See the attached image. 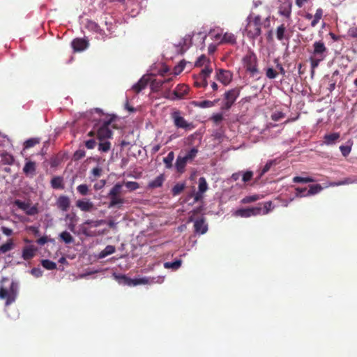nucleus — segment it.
I'll use <instances>...</instances> for the list:
<instances>
[{
  "label": "nucleus",
  "instance_id": "4d7b16f0",
  "mask_svg": "<svg viewBox=\"0 0 357 357\" xmlns=\"http://www.w3.org/2000/svg\"><path fill=\"white\" fill-rule=\"evenodd\" d=\"M195 84L197 87H206L208 85V82L206 79L202 78V77L199 76L195 82Z\"/></svg>",
  "mask_w": 357,
  "mask_h": 357
},
{
  "label": "nucleus",
  "instance_id": "f704fd0d",
  "mask_svg": "<svg viewBox=\"0 0 357 357\" xmlns=\"http://www.w3.org/2000/svg\"><path fill=\"white\" fill-rule=\"evenodd\" d=\"M59 238L62 241H63L66 244L72 243L74 241V238L69 232L66 231L61 232L59 234Z\"/></svg>",
  "mask_w": 357,
  "mask_h": 357
},
{
  "label": "nucleus",
  "instance_id": "20e7f679",
  "mask_svg": "<svg viewBox=\"0 0 357 357\" xmlns=\"http://www.w3.org/2000/svg\"><path fill=\"white\" fill-rule=\"evenodd\" d=\"M17 290V284L14 282H11L8 289L3 287H0V299L6 300V306H8L15 301Z\"/></svg>",
  "mask_w": 357,
  "mask_h": 357
},
{
  "label": "nucleus",
  "instance_id": "9d476101",
  "mask_svg": "<svg viewBox=\"0 0 357 357\" xmlns=\"http://www.w3.org/2000/svg\"><path fill=\"white\" fill-rule=\"evenodd\" d=\"M291 0L280 1V5L278 6V13L280 15L287 18V20H291Z\"/></svg>",
  "mask_w": 357,
  "mask_h": 357
},
{
  "label": "nucleus",
  "instance_id": "dca6fc26",
  "mask_svg": "<svg viewBox=\"0 0 357 357\" xmlns=\"http://www.w3.org/2000/svg\"><path fill=\"white\" fill-rule=\"evenodd\" d=\"M164 281L163 276L135 278V286L138 284H161Z\"/></svg>",
  "mask_w": 357,
  "mask_h": 357
},
{
  "label": "nucleus",
  "instance_id": "ea45409f",
  "mask_svg": "<svg viewBox=\"0 0 357 357\" xmlns=\"http://www.w3.org/2000/svg\"><path fill=\"white\" fill-rule=\"evenodd\" d=\"M41 264L47 270L51 271L56 268V263L49 259H43Z\"/></svg>",
  "mask_w": 357,
  "mask_h": 357
},
{
  "label": "nucleus",
  "instance_id": "72a5a7b5",
  "mask_svg": "<svg viewBox=\"0 0 357 357\" xmlns=\"http://www.w3.org/2000/svg\"><path fill=\"white\" fill-rule=\"evenodd\" d=\"M182 264V261L181 259H176L174 261H168L164 264V267L165 268H171L172 270L178 269Z\"/></svg>",
  "mask_w": 357,
  "mask_h": 357
},
{
  "label": "nucleus",
  "instance_id": "6e6d98bb",
  "mask_svg": "<svg viewBox=\"0 0 357 357\" xmlns=\"http://www.w3.org/2000/svg\"><path fill=\"white\" fill-rule=\"evenodd\" d=\"M86 155V152L83 149H79L76 151L73 156V160L75 161L79 160L82 158H83Z\"/></svg>",
  "mask_w": 357,
  "mask_h": 357
},
{
  "label": "nucleus",
  "instance_id": "bb28decb",
  "mask_svg": "<svg viewBox=\"0 0 357 357\" xmlns=\"http://www.w3.org/2000/svg\"><path fill=\"white\" fill-rule=\"evenodd\" d=\"M114 278L116 281L123 285L132 286L134 285V279L127 277L125 275L114 274Z\"/></svg>",
  "mask_w": 357,
  "mask_h": 357
},
{
  "label": "nucleus",
  "instance_id": "393cba45",
  "mask_svg": "<svg viewBox=\"0 0 357 357\" xmlns=\"http://www.w3.org/2000/svg\"><path fill=\"white\" fill-rule=\"evenodd\" d=\"M36 250L33 245L26 246L22 250V257L26 261L30 260L36 255Z\"/></svg>",
  "mask_w": 357,
  "mask_h": 357
},
{
  "label": "nucleus",
  "instance_id": "c9c22d12",
  "mask_svg": "<svg viewBox=\"0 0 357 357\" xmlns=\"http://www.w3.org/2000/svg\"><path fill=\"white\" fill-rule=\"evenodd\" d=\"M123 183H117L115 184L113 188L110 190L109 195L112 196H119L120 197L122 192Z\"/></svg>",
  "mask_w": 357,
  "mask_h": 357
},
{
  "label": "nucleus",
  "instance_id": "0eeeda50",
  "mask_svg": "<svg viewBox=\"0 0 357 357\" xmlns=\"http://www.w3.org/2000/svg\"><path fill=\"white\" fill-rule=\"evenodd\" d=\"M240 92L241 89L237 87L226 91L224 94L225 101L222 109L226 110L229 109L239 96Z\"/></svg>",
  "mask_w": 357,
  "mask_h": 357
},
{
  "label": "nucleus",
  "instance_id": "c756f323",
  "mask_svg": "<svg viewBox=\"0 0 357 357\" xmlns=\"http://www.w3.org/2000/svg\"><path fill=\"white\" fill-rule=\"evenodd\" d=\"M0 156H1V162L3 165H11L13 164V162L15 161L13 155L6 151L2 152L0 154Z\"/></svg>",
  "mask_w": 357,
  "mask_h": 357
},
{
  "label": "nucleus",
  "instance_id": "0e129e2a",
  "mask_svg": "<svg viewBox=\"0 0 357 357\" xmlns=\"http://www.w3.org/2000/svg\"><path fill=\"white\" fill-rule=\"evenodd\" d=\"M103 223V220H86L83 224L86 225H91L93 227H97L101 225Z\"/></svg>",
  "mask_w": 357,
  "mask_h": 357
},
{
  "label": "nucleus",
  "instance_id": "7ed1b4c3",
  "mask_svg": "<svg viewBox=\"0 0 357 357\" xmlns=\"http://www.w3.org/2000/svg\"><path fill=\"white\" fill-rule=\"evenodd\" d=\"M243 66L246 71L251 77H255L259 73L258 60L253 51H249L243 58Z\"/></svg>",
  "mask_w": 357,
  "mask_h": 357
},
{
  "label": "nucleus",
  "instance_id": "c85d7f7f",
  "mask_svg": "<svg viewBox=\"0 0 357 357\" xmlns=\"http://www.w3.org/2000/svg\"><path fill=\"white\" fill-rule=\"evenodd\" d=\"M86 26L89 30L95 31L101 36L105 35V31L100 27V26L96 22L93 21L89 20L86 22Z\"/></svg>",
  "mask_w": 357,
  "mask_h": 357
},
{
  "label": "nucleus",
  "instance_id": "4c0bfd02",
  "mask_svg": "<svg viewBox=\"0 0 357 357\" xmlns=\"http://www.w3.org/2000/svg\"><path fill=\"white\" fill-rule=\"evenodd\" d=\"M174 159V153L173 151H170L167 155L163 158V162L165 165V167L168 169L172 167V162Z\"/></svg>",
  "mask_w": 357,
  "mask_h": 357
},
{
  "label": "nucleus",
  "instance_id": "49530a36",
  "mask_svg": "<svg viewBox=\"0 0 357 357\" xmlns=\"http://www.w3.org/2000/svg\"><path fill=\"white\" fill-rule=\"evenodd\" d=\"M324 59H321L319 58H317L312 56H310V66L312 68V71L314 70L315 68L318 67L320 62L324 61Z\"/></svg>",
  "mask_w": 357,
  "mask_h": 357
},
{
  "label": "nucleus",
  "instance_id": "3c124183",
  "mask_svg": "<svg viewBox=\"0 0 357 357\" xmlns=\"http://www.w3.org/2000/svg\"><path fill=\"white\" fill-rule=\"evenodd\" d=\"M196 105L201 108L212 107L215 105V101L204 100L197 102Z\"/></svg>",
  "mask_w": 357,
  "mask_h": 357
},
{
  "label": "nucleus",
  "instance_id": "4be33fe9",
  "mask_svg": "<svg viewBox=\"0 0 357 357\" xmlns=\"http://www.w3.org/2000/svg\"><path fill=\"white\" fill-rule=\"evenodd\" d=\"M56 206L62 211H67L70 206V200L68 197L66 195H61L56 200Z\"/></svg>",
  "mask_w": 357,
  "mask_h": 357
},
{
  "label": "nucleus",
  "instance_id": "37998d69",
  "mask_svg": "<svg viewBox=\"0 0 357 357\" xmlns=\"http://www.w3.org/2000/svg\"><path fill=\"white\" fill-rule=\"evenodd\" d=\"M164 182V178L162 175L157 176L154 180L149 183L151 188H158L160 187Z\"/></svg>",
  "mask_w": 357,
  "mask_h": 357
},
{
  "label": "nucleus",
  "instance_id": "2f4dec72",
  "mask_svg": "<svg viewBox=\"0 0 357 357\" xmlns=\"http://www.w3.org/2000/svg\"><path fill=\"white\" fill-rule=\"evenodd\" d=\"M108 197L110 199V202L108 205V208H114L117 205L122 204L123 203V199L119 196H112L108 194Z\"/></svg>",
  "mask_w": 357,
  "mask_h": 357
},
{
  "label": "nucleus",
  "instance_id": "864d4df0",
  "mask_svg": "<svg viewBox=\"0 0 357 357\" xmlns=\"http://www.w3.org/2000/svg\"><path fill=\"white\" fill-rule=\"evenodd\" d=\"M293 181L294 183H310L314 181L313 178L311 177H301V176H295L293 178Z\"/></svg>",
  "mask_w": 357,
  "mask_h": 357
},
{
  "label": "nucleus",
  "instance_id": "b1692460",
  "mask_svg": "<svg viewBox=\"0 0 357 357\" xmlns=\"http://www.w3.org/2000/svg\"><path fill=\"white\" fill-rule=\"evenodd\" d=\"M36 164L35 162L28 160L23 167V172L27 176H33L36 174Z\"/></svg>",
  "mask_w": 357,
  "mask_h": 357
},
{
  "label": "nucleus",
  "instance_id": "603ef678",
  "mask_svg": "<svg viewBox=\"0 0 357 357\" xmlns=\"http://www.w3.org/2000/svg\"><path fill=\"white\" fill-rule=\"evenodd\" d=\"M209 63L208 59L205 55H201L195 62V66L200 67Z\"/></svg>",
  "mask_w": 357,
  "mask_h": 357
},
{
  "label": "nucleus",
  "instance_id": "f257e3e1",
  "mask_svg": "<svg viewBox=\"0 0 357 357\" xmlns=\"http://www.w3.org/2000/svg\"><path fill=\"white\" fill-rule=\"evenodd\" d=\"M247 24L245 29L243 30V33L247 36L250 39H255L261 33V17L256 15L254 17L250 15L247 17Z\"/></svg>",
  "mask_w": 357,
  "mask_h": 357
},
{
  "label": "nucleus",
  "instance_id": "1a4fd4ad",
  "mask_svg": "<svg viewBox=\"0 0 357 357\" xmlns=\"http://www.w3.org/2000/svg\"><path fill=\"white\" fill-rule=\"evenodd\" d=\"M313 50L311 52L312 56L319 58L321 59H325L326 57L328 50L322 40L315 41L313 43Z\"/></svg>",
  "mask_w": 357,
  "mask_h": 357
},
{
  "label": "nucleus",
  "instance_id": "aec40b11",
  "mask_svg": "<svg viewBox=\"0 0 357 357\" xmlns=\"http://www.w3.org/2000/svg\"><path fill=\"white\" fill-rule=\"evenodd\" d=\"M71 44L75 52L84 51L89 47V41L84 38H75Z\"/></svg>",
  "mask_w": 357,
  "mask_h": 357
},
{
  "label": "nucleus",
  "instance_id": "f3484780",
  "mask_svg": "<svg viewBox=\"0 0 357 357\" xmlns=\"http://www.w3.org/2000/svg\"><path fill=\"white\" fill-rule=\"evenodd\" d=\"M340 132H335L327 133L323 137L322 144L326 146H334L340 142Z\"/></svg>",
  "mask_w": 357,
  "mask_h": 357
},
{
  "label": "nucleus",
  "instance_id": "423d86ee",
  "mask_svg": "<svg viewBox=\"0 0 357 357\" xmlns=\"http://www.w3.org/2000/svg\"><path fill=\"white\" fill-rule=\"evenodd\" d=\"M206 38V34L203 32H198L196 33L187 34L183 38V46L185 49H188L192 43V40L195 42H199L197 45L201 49L204 47V42Z\"/></svg>",
  "mask_w": 357,
  "mask_h": 357
},
{
  "label": "nucleus",
  "instance_id": "79ce46f5",
  "mask_svg": "<svg viewBox=\"0 0 357 357\" xmlns=\"http://www.w3.org/2000/svg\"><path fill=\"white\" fill-rule=\"evenodd\" d=\"M115 252V248L113 245H107L99 255L100 258H104Z\"/></svg>",
  "mask_w": 357,
  "mask_h": 357
},
{
  "label": "nucleus",
  "instance_id": "13d9d810",
  "mask_svg": "<svg viewBox=\"0 0 357 357\" xmlns=\"http://www.w3.org/2000/svg\"><path fill=\"white\" fill-rule=\"evenodd\" d=\"M259 199V196L257 195L247 196L242 199L241 202L243 204H248L251 202H254Z\"/></svg>",
  "mask_w": 357,
  "mask_h": 357
},
{
  "label": "nucleus",
  "instance_id": "a19ab883",
  "mask_svg": "<svg viewBox=\"0 0 357 357\" xmlns=\"http://www.w3.org/2000/svg\"><path fill=\"white\" fill-rule=\"evenodd\" d=\"M102 172V169L101 167H100L98 166L94 167L91 171V174L92 175L91 176H90L91 181H94L95 180H96L98 178H99L101 176Z\"/></svg>",
  "mask_w": 357,
  "mask_h": 357
},
{
  "label": "nucleus",
  "instance_id": "bf43d9fd",
  "mask_svg": "<svg viewBox=\"0 0 357 357\" xmlns=\"http://www.w3.org/2000/svg\"><path fill=\"white\" fill-rule=\"evenodd\" d=\"M78 192L82 195H86L89 192V187L86 184H81L77 187Z\"/></svg>",
  "mask_w": 357,
  "mask_h": 357
},
{
  "label": "nucleus",
  "instance_id": "09e8293b",
  "mask_svg": "<svg viewBox=\"0 0 357 357\" xmlns=\"http://www.w3.org/2000/svg\"><path fill=\"white\" fill-rule=\"evenodd\" d=\"M185 185L183 183H176L172 189L173 195H179L184 189Z\"/></svg>",
  "mask_w": 357,
  "mask_h": 357
},
{
  "label": "nucleus",
  "instance_id": "9b49d317",
  "mask_svg": "<svg viewBox=\"0 0 357 357\" xmlns=\"http://www.w3.org/2000/svg\"><path fill=\"white\" fill-rule=\"evenodd\" d=\"M172 119L176 127L190 130L194 128L192 123H188L178 112H174L172 114Z\"/></svg>",
  "mask_w": 357,
  "mask_h": 357
},
{
  "label": "nucleus",
  "instance_id": "338daca9",
  "mask_svg": "<svg viewBox=\"0 0 357 357\" xmlns=\"http://www.w3.org/2000/svg\"><path fill=\"white\" fill-rule=\"evenodd\" d=\"M284 117V114L282 112L277 111L272 114L271 119L275 121H278Z\"/></svg>",
  "mask_w": 357,
  "mask_h": 357
},
{
  "label": "nucleus",
  "instance_id": "de8ad7c7",
  "mask_svg": "<svg viewBox=\"0 0 357 357\" xmlns=\"http://www.w3.org/2000/svg\"><path fill=\"white\" fill-rule=\"evenodd\" d=\"M340 150L343 156H347L351 153V144H349V142H348V144L346 145H341L340 146Z\"/></svg>",
  "mask_w": 357,
  "mask_h": 357
},
{
  "label": "nucleus",
  "instance_id": "e2e57ef3",
  "mask_svg": "<svg viewBox=\"0 0 357 357\" xmlns=\"http://www.w3.org/2000/svg\"><path fill=\"white\" fill-rule=\"evenodd\" d=\"M212 73V68L206 66L204 69L202 70L201 74L199 76L202 77V78L207 79L209 77L210 74Z\"/></svg>",
  "mask_w": 357,
  "mask_h": 357
},
{
  "label": "nucleus",
  "instance_id": "a18cd8bd",
  "mask_svg": "<svg viewBox=\"0 0 357 357\" xmlns=\"http://www.w3.org/2000/svg\"><path fill=\"white\" fill-rule=\"evenodd\" d=\"M40 143V139L39 138H31L25 141L24 143V149H29L31 147H33L35 145Z\"/></svg>",
  "mask_w": 357,
  "mask_h": 357
},
{
  "label": "nucleus",
  "instance_id": "58836bf2",
  "mask_svg": "<svg viewBox=\"0 0 357 357\" xmlns=\"http://www.w3.org/2000/svg\"><path fill=\"white\" fill-rule=\"evenodd\" d=\"M256 208H258L260 209V214L259 215H266L273 208L272 203L271 202H268L264 203L263 207H261V206H256Z\"/></svg>",
  "mask_w": 357,
  "mask_h": 357
},
{
  "label": "nucleus",
  "instance_id": "ddd939ff",
  "mask_svg": "<svg viewBox=\"0 0 357 357\" xmlns=\"http://www.w3.org/2000/svg\"><path fill=\"white\" fill-rule=\"evenodd\" d=\"M14 204L24 211L28 215H34L38 213V208L36 206H31L29 203L22 202L20 199L15 200Z\"/></svg>",
  "mask_w": 357,
  "mask_h": 357
},
{
  "label": "nucleus",
  "instance_id": "4468645a",
  "mask_svg": "<svg viewBox=\"0 0 357 357\" xmlns=\"http://www.w3.org/2000/svg\"><path fill=\"white\" fill-rule=\"evenodd\" d=\"M214 38L219 40L220 43L222 44H229L232 45L236 44V36L230 32H225L224 34L217 33L214 36Z\"/></svg>",
  "mask_w": 357,
  "mask_h": 357
},
{
  "label": "nucleus",
  "instance_id": "e433bc0d",
  "mask_svg": "<svg viewBox=\"0 0 357 357\" xmlns=\"http://www.w3.org/2000/svg\"><path fill=\"white\" fill-rule=\"evenodd\" d=\"M276 164L275 160H270L267 161L266 165L263 167V168L259 171V177L262 176L264 174H265L266 172H268L271 167Z\"/></svg>",
  "mask_w": 357,
  "mask_h": 357
},
{
  "label": "nucleus",
  "instance_id": "a211bd4d",
  "mask_svg": "<svg viewBox=\"0 0 357 357\" xmlns=\"http://www.w3.org/2000/svg\"><path fill=\"white\" fill-rule=\"evenodd\" d=\"M155 75V73L151 72L150 74L144 75L137 83H135V93L142 91L149 82L153 81V77Z\"/></svg>",
  "mask_w": 357,
  "mask_h": 357
},
{
  "label": "nucleus",
  "instance_id": "7c9ffc66",
  "mask_svg": "<svg viewBox=\"0 0 357 357\" xmlns=\"http://www.w3.org/2000/svg\"><path fill=\"white\" fill-rule=\"evenodd\" d=\"M352 183H357V176H351L346 178L340 181L331 183L330 186H339L343 185H349Z\"/></svg>",
  "mask_w": 357,
  "mask_h": 357
},
{
  "label": "nucleus",
  "instance_id": "680f3d73",
  "mask_svg": "<svg viewBox=\"0 0 357 357\" xmlns=\"http://www.w3.org/2000/svg\"><path fill=\"white\" fill-rule=\"evenodd\" d=\"M109 142H102L99 144L98 150L102 152H107L110 149Z\"/></svg>",
  "mask_w": 357,
  "mask_h": 357
},
{
  "label": "nucleus",
  "instance_id": "5701e85b",
  "mask_svg": "<svg viewBox=\"0 0 357 357\" xmlns=\"http://www.w3.org/2000/svg\"><path fill=\"white\" fill-rule=\"evenodd\" d=\"M76 206L82 211L89 212L93 210L94 205L89 199H79L76 202Z\"/></svg>",
  "mask_w": 357,
  "mask_h": 357
},
{
  "label": "nucleus",
  "instance_id": "f8f14e48",
  "mask_svg": "<svg viewBox=\"0 0 357 357\" xmlns=\"http://www.w3.org/2000/svg\"><path fill=\"white\" fill-rule=\"evenodd\" d=\"M260 214V209L255 207H249V208H241L236 210L233 215L237 217L241 218H249L251 216H256Z\"/></svg>",
  "mask_w": 357,
  "mask_h": 357
},
{
  "label": "nucleus",
  "instance_id": "2eb2a0df",
  "mask_svg": "<svg viewBox=\"0 0 357 357\" xmlns=\"http://www.w3.org/2000/svg\"><path fill=\"white\" fill-rule=\"evenodd\" d=\"M208 187L206 178L200 177L198 181V191L194 195V202H197L202 199L203 194L207 191Z\"/></svg>",
  "mask_w": 357,
  "mask_h": 357
},
{
  "label": "nucleus",
  "instance_id": "39448f33",
  "mask_svg": "<svg viewBox=\"0 0 357 357\" xmlns=\"http://www.w3.org/2000/svg\"><path fill=\"white\" fill-rule=\"evenodd\" d=\"M112 121V118L107 121H105L96 130L98 138L100 140L110 138L112 135V131L109 126ZM96 131L91 130L89 132V135L93 137L95 135Z\"/></svg>",
  "mask_w": 357,
  "mask_h": 357
},
{
  "label": "nucleus",
  "instance_id": "774afa93",
  "mask_svg": "<svg viewBox=\"0 0 357 357\" xmlns=\"http://www.w3.org/2000/svg\"><path fill=\"white\" fill-rule=\"evenodd\" d=\"M348 35L352 38H357V26L349 28Z\"/></svg>",
  "mask_w": 357,
  "mask_h": 357
},
{
  "label": "nucleus",
  "instance_id": "f03ea898",
  "mask_svg": "<svg viewBox=\"0 0 357 357\" xmlns=\"http://www.w3.org/2000/svg\"><path fill=\"white\" fill-rule=\"evenodd\" d=\"M198 151H199L197 147H192L189 151H186L184 155H179L175 162V168L176 171L179 173L184 172L186 165L194 160L197 157Z\"/></svg>",
  "mask_w": 357,
  "mask_h": 357
},
{
  "label": "nucleus",
  "instance_id": "6e6552de",
  "mask_svg": "<svg viewBox=\"0 0 357 357\" xmlns=\"http://www.w3.org/2000/svg\"><path fill=\"white\" fill-rule=\"evenodd\" d=\"M292 31L287 29L284 24H282L276 29L275 34L277 39L284 45H288Z\"/></svg>",
  "mask_w": 357,
  "mask_h": 357
},
{
  "label": "nucleus",
  "instance_id": "cd10ccee",
  "mask_svg": "<svg viewBox=\"0 0 357 357\" xmlns=\"http://www.w3.org/2000/svg\"><path fill=\"white\" fill-rule=\"evenodd\" d=\"M50 184L53 189H64L63 178L61 176H54L51 179Z\"/></svg>",
  "mask_w": 357,
  "mask_h": 357
},
{
  "label": "nucleus",
  "instance_id": "052dcab7",
  "mask_svg": "<svg viewBox=\"0 0 357 357\" xmlns=\"http://www.w3.org/2000/svg\"><path fill=\"white\" fill-rule=\"evenodd\" d=\"M266 75L268 79H273L277 77L278 73L273 68H268L266 70Z\"/></svg>",
  "mask_w": 357,
  "mask_h": 357
},
{
  "label": "nucleus",
  "instance_id": "69168bd1",
  "mask_svg": "<svg viewBox=\"0 0 357 357\" xmlns=\"http://www.w3.org/2000/svg\"><path fill=\"white\" fill-rule=\"evenodd\" d=\"M211 119L215 123L218 124L223 120V114L222 113L213 114L211 116Z\"/></svg>",
  "mask_w": 357,
  "mask_h": 357
},
{
  "label": "nucleus",
  "instance_id": "6ab92c4d",
  "mask_svg": "<svg viewBox=\"0 0 357 357\" xmlns=\"http://www.w3.org/2000/svg\"><path fill=\"white\" fill-rule=\"evenodd\" d=\"M216 77L224 85H227L232 79V74L229 70L220 69L216 73Z\"/></svg>",
  "mask_w": 357,
  "mask_h": 357
},
{
  "label": "nucleus",
  "instance_id": "473e14b6",
  "mask_svg": "<svg viewBox=\"0 0 357 357\" xmlns=\"http://www.w3.org/2000/svg\"><path fill=\"white\" fill-rule=\"evenodd\" d=\"M14 248V243L13 239L10 238L7 242L0 246V253L5 254Z\"/></svg>",
  "mask_w": 357,
  "mask_h": 357
},
{
  "label": "nucleus",
  "instance_id": "5fc2aeb1",
  "mask_svg": "<svg viewBox=\"0 0 357 357\" xmlns=\"http://www.w3.org/2000/svg\"><path fill=\"white\" fill-rule=\"evenodd\" d=\"M253 176V172L252 171L242 172L241 177L243 183L250 181Z\"/></svg>",
  "mask_w": 357,
  "mask_h": 357
},
{
  "label": "nucleus",
  "instance_id": "412c9836",
  "mask_svg": "<svg viewBox=\"0 0 357 357\" xmlns=\"http://www.w3.org/2000/svg\"><path fill=\"white\" fill-rule=\"evenodd\" d=\"M195 232L199 234H204L208 231V225L205 222L203 218H199L194 222Z\"/></svg>",
  "mask_w": 357,
  "mask_h": 357
},
{
  "label": "nucleus",
  "instance_id": "c03bdc74",
  "mask_svg": "<svg viewBox=\"0 0 357 357\" xmlns=\"http://www.w3.org/2000/svg\"><path fill=\"white\" fill-rule=\"evenodd\" d=\"M322 187L319 184H314L310 186L308 189V196L318 194L322 190Z\"/></svg>",
  "mask_w": 357,
  "mask_h": 357
},
{
  "label": "nucleus",
  "instance_id": "8fccbe9b",
  "mask_svg": "<svg viewBox=\"0 0 357 357\" xmlns=\"http://www.w3.org/2000/svg\"><path fill=\"white\" fill-rule=\"evenodd\" d=\"M306 188H296L295 195L297 197H308V192Z\"/></svg>",
  "mask_w": 357,
  "mask_h": 357
},
{
  "label": "nucleus",
  "instance_id": "a878e982",
  "mask_svg": "<svg viewBox=\"0 0 357 357\" xmlns=\"http://www.w3.org/2000/svg\"><path fill=\"white\" fill-rule=\"evenodd\" d=\"M188 86L185 84H178L174 91V98L181 99L188 92Z\"/></svg>",
  "mask_w": 357,
  "mask_h": 357
}]
</instances>
